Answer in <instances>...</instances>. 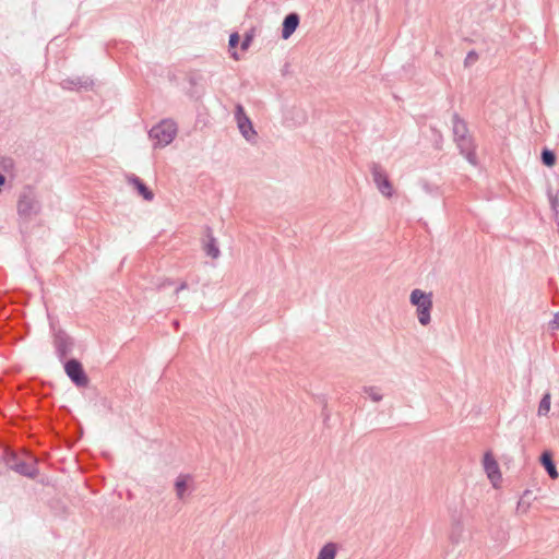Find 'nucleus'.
<instances>
[{
	"label": "nucleus",
	"mask_w": 559,
	"mask_h": 559,
	"mask_svg": "<svg viewBox=\"0 0 559 559\" xmlns=\"http://www.w3.org/2000/svg\"><path fill=\"white\" fill-rule=\"evenodd\" d=\"M547 197H548V200H549L550 209L554 212L555 219H556L557 224L559 225V219H558V217H559V211H558V207H559V190H557L554 193L552 190L549 188L547 190Z\"/></svg>",
	"instance_id": "obj_19"
},
{
	"label": "nucleus",
	"mask_w": 559,
	"mask_h": 559,
	"mask_svg": "<svg viewBox=\"0 0 559 559\" xmlns=\"http://www.w3.org/2000/svg\"><path fill=\"white\" fill-rule=\"evenodd\" d=\"M438 138L440 139V141L442 140V134H440L439 132H438Z\"/></svg>",
	"instance_id": "obj_33"
},
{
	"label": "nucleus",
	"mask_w": 559,
	"mask_h": 559,
	"mask_svg": "<svg viewBox=\"0 0 559 559\" xmlns=\"http://www.w3.org/2000/svg\"><path fill=\"white\" fill-rule=\"evenodd\" d=\"M63 367L67 376L78 388L87 386L90 380L80 360L70 358L64 361Z\"/></svg>",
	"instance_id": "obj_4"
},
{
	"label": "nucleus",
	"mask_w": 559,
	"mask_h": 559,
	"mask_svg": "<svg viewBox=\"0 0 559 559\" xmlns=\"http://www.w3.org/2000/svg\"><path fill=\"white\" fill-rule=\"evenodd\" d=\"M177 134V124L170 119H164L154 126L150 132V138L155 141L154 146L165 147L170 144Z\"/></svg>",
	"instance_id": "obj_3"
},
{
	"label": "nucleus",
	"mask_w": 559,
	"mask_h": 559,
	"mask_svg": "<svg viewBox=\"0 0 559 559\" xmlns=\"http://www.w3.org/2000/svg\"><path fill=\"white\" fill-rule=\"evenodd\" d=\"M336 554L337 544L329 542L319 550L317 559H335Z\"/></svg>",
	"instance_id": "obj_18"
},
{
	"label": "nucleus",
	"mask_w": 559,
	"mask_h": 559,
	"mask_svg": "<svg viewBox=\"0 0 559 559\" xmlns=\"http://www.w3.org/2000/svg\"><path fill=\"white\" fill-rule=\"evenodd\" d=\"M206 237L207 240L204 245V251L206 255L211 257L212 259H217L221 254V251L215 237L212 235V229L210 227L206 228Z\"/></svg>",
	"instance_id": "obj_17"
},
{
	"label": "nucleus",
	"mask_w": 559,
	"mask_h": 559,
	"mask_svg": "<svg viewBox=\"0 0 559 559\" xmlns=\"http://www.w3.org/2000/svg\"><path fill=\"white\" fill-rule=\"evenodd\" d=\"M540 158L543 164L547 167H551L556 164V154L549 148H543Z\"/></svg>",
	"instance_id": "obj_21"
},
{
	"label": "nucleus",
	"mask_w": 559,
	"mask_h": 559,
	"mask_svg": "<svg viewBox=\"0 0 559 559\" xmlns=\"http://www.w3.org/2000/svg\"><path fill=\"white\" fill-rule=\"evenodd\" d=\"M2 168L4 171H9L14 168V160L12 158H7L2 160Z\"/></svg>",
	"instance_id": "obj_28"
},
{
	"label": "nucleus",
	"mask_w": 559,
	"mask_h": 559,
	"mask_svg": "<svg viewBox=\"0 0 559 559\" xmlns=\"http://www.w3.org/2000/svg\"><path fill=\"white\" fill-rule=\"evenodd\" d=\"M60 85L63 90L90 91L92 90L94 82L90 78L76 76L62 80Z\"/></svg>",
	"instance_id": "obj_10"
},
{
	"label": "nucleus",
	"mask_w": 559,
	"mask_h": 559,
	"mask_svg": "<svg viewBox=\"0 0 559 559\" xmlns=\"http://www.w3.org/2000/svg\"><path fill=\"white\" fill-rule=\"evenodd\" d=\"M5 181V176L2 173H0V193L2 192V187L4 186Z\"/></svg>",
	"instance_id": "obj_31"
},
{
	"label": "nucleus",
	"mask_w": 559,
	"mask_h": 559,
	"mask_svg": "<svg viewBox=\"0 0 559 559\" xmlns=\"http://www.w3.org/2000/svg\"><path fill=\"white\" fill-rule=\"evenodd\" d=\"M239 41H240V36L238 33L235 32V33L230 34L229 41H228L229 48L230 49L236 48L238 46Z\"/></svg>",
	"instance_id": "obj_27"
},
{
	"label": "nucleus",
	"mask_w": 559,
	"mask_h": 559,
	"mask_svg": "<svg viewBox=\"0 0 559 559\" xmlns=\"http://www.w3.org/2000/svg\"><path fill=\"white\" fill-rule=\"evenodd\" d=\"M452 132L454 141L468 135V128L464 119L459 114L454 112L452 116Z\"/></svg>",
	"instance_id": "obj_14"
},
{
	"label": "nucleus",
	"mask_w": 559,
	"mask_h": 559,
	"mask_svg": "<svg viewBox=\"0 0 559 559\" xmlns=\"http://www.w3.org/2000/svg\"><path fill=\"white\" fill-rule=\"evenodd\" d=\"M9 468L28 478H35L38 475V468L23 460L19 463H9Z\"/></svg>",
	"instance_id": "obj_13"
},
{
	"label": "nucleus",
	"mask_w": 559,
	"mask_h": 559,
	"mask_svg": "<svg viewBox=\"0 0 559 559\" xmlns=\"http://www.w3.org/2000/svg\"><path fill=\"white\" fill-rule=\"evenodd\" d=\"M540 464L544 466L545 471L547 472L548 476L551 479L558 478L559 474L554 462L552 455L549 451H545L542 453Z\"/></svg>",
	"instance_id": "obj_16"
},
{
	"label": "nucleus",
	"mask_w": 559,
	"mask_h": 559,
	"mask_svg": "<svg viewBox=\"0 0 559 559\" xmlns=\"http://www.w3.org/2000/svg\"><path fill=\"white\" fill-rule=\"evenodd\" d=\"M364 392L369 395V397L373 402H380L382 400V394L374 386H364Z\"/></svg>",
	"instance_id": "obj_23"
},
{
	"label": "nucleus",
	"mask_w": 559,
	"mask_h": 559,
	"mask_svg": "<svg viewBox=\"0 0 559 559\" xmlns=\"http://www.w3.org/2000/svg\"><path fill=\"white\" fill-rule=\"evenodd\" d=\"M463 526L460 522H455L452 526L450 539L453 544H459L462 538Z\"/></svg>",
	"instance_id": "obj_22"
},
{
	"label": "nucleus",
	"mask_w": 559,
	"mask_h": 559,
	"mask_svg": "<svg viewBox=\"0 0 559 559\" xmlns=\"http://www.w3.org/2000/svg\"><path fill=\"white\" fill-rule=\"evenodd\" d=\"M235 119L237 121L238 129H239L241 135L247 141H249V142L252 141L255 138L257 132L252 126L250 118L247 116L245 108L240 104L236 105Z\"/></svg>",
	"instance_id": "obj_7"
},
{
	"label": "nucleus",
	"mask_w": 559,
	"mask_h": 559,
	"mask_svg": "<svg viewBox=\"0 0 559 559\" xmlns=\"http://www.w3.org/2000/svg\"><path fill=\"white\" fill-rule=\"evenodd\" d=\"M370 171L373 182L376 183L380 193L386 198H391L393 195V186L386 171L378 163H372L370 165Z\"/></svg>",
	"instance_id": "obj_5"
},
{
	"label": "nucleus",
	"mask_w": 559,
	"mask_h": 559,
	"mask_svg": "<svg viewBox=\"0 0 559 559\" xmlns=\"http://www.w3.org/2000/svg\"><path fill=\"white\" fill-rule=\"evenodd\" d=\"M19 461H21L17 456V454L15 453H9L7 456H5V465L9 467V463H19Z\"/></svg>",
	"instance_id": "obj_29"
},
{
	"label": "nucleus",
	"mask_w": 559,
	"mask_h": 559,
	"mask_svg": "<svg viewBox=\"0 0 559 559\" xmlns=\"http://www.w3.org/2000/svg\"><path fill=\"white\" fill-rule=\"evenodd\" d=\"M478 60V53L475 51V50H471L467 52L466 57H465V60H464V66L465 67H471L473 66L476 61Z\"/></svg>",
	"instance_id": "obj_25"
},
{
	"label": "nucleus",
	"mask_w": 559,
	"mask_h": 559,
	"mask_svg": "<svg viewBox=\"0 0 559 559\" xmlns=\"http://www.w3.org/2000/svg\"><path fill=\"white\" fill-rule=\"evenodd\" d=\"M252 39H253V34L246 33L241 40V44H240L241 50H247L250 47Z\"/></svg>",
	"instance_id": "obj_26"
},
{
	"label": "nucleus",
	"mask_w": 559,
	"mask_h": 559,
	"mask_svg": "<svg viewBox=\"0 0 559 559\" xmlns=\"http://www.w3.org/2000/svg\"><path fill=\"white\" fill-rule=\"evenodd\" d=\"M40 212V202L33 188L25 187L19 194L16 213L19 217V225L21 222L28 223Z\"/></svg>",
	"instance_id": "obj_1"
},
{
	"label": "nucleus",
	"mask_w": 559,
	"mask_h": 559,
	"mask_svg": "<svg viewBox=\"0 0 559 559\" xmlns=\"http://www.w3.org/2000/svg\"><path fill=\"white\" fill-rule=\"evenodd\" d=\"M409 301L416 307L419 323L421 325H428L431 321L432 293H426L416 288L412 290Z\"/></svg>",
	"instance_id": "obj_2"
},
{
	"label": "nucleus",
	"mask_w": 559,
	"mask_h": 559,
	"mask_svg": "<svg viewBox=\"0 0 559 559\" xmlns=\"http://www.w3.org/2000/svg\"><path fill=\"white\" fill-rule=\"evenodd\" d=\"M300 22L299 14L296 12L288 13L282 23V38L288 39L297 29Z\"/></svg>",
	"instance_id": "obj_12"
},
{
	"label": "nucleus",
	"mask_w": 559,
	"mask_h": 559,
	"mask_svg": "<svg viewBox=\"0 0 559 559\" xmlns=\"http://www.w3.org/2000/svg\"><path fill=\"white\" fill-rule=\"evenodd\" d=\"M552 329L559 328V311L555 313L554 320L550 323Z\"/></svg>",
	"instance_id": "obj_30"
},
{
	"label": "nucleus",
	"mask_w": 559,
	"mask_h": 559,
	"mask_svg": "<svg viewBox=\"0 0 559 559\" xmlns=\"http://www.w3.org/2000/svg\"><path fill=\"white\" fill-rule=\"evenodd\" d=\"M188 287V284L186 282H182L177 288L176 294H178L180 290H183Z\"/></svg>",
	"instance_id": "obj_32"
},
{
	"label": "nucleus",
	"mask_w": 559,
	"mask_h": 559,
	"mask_svg": "<svg viewBox=\"0 0 559 559\" xmlns=\"http://www.w3.org/2000/svg\"><path fill=\"white\" fill-rule=\"evenodd\" d=\"M550 404H551V395L549 392H546L538 405L537 414L538 416H547L550 411Z\"/></svg>",
	"instance_id": "obj_20"
},
{
	"label": "nucleus",
	"mask_w": 559,
	"mask_h": 559,
	"mask_svg": "<svg viewBox=\"0 0 559 559\" xmlns=\"http://www.w3.org/2000/svg\"><path fill=\"white\" fill-rule=\"evenodd\" d=\"M129 181L134 186L138 193L145 200V201H152L154 199L153 191L143 182L142 179H140L138 176L132 175L129 178Z\"/></svg>",
	"instance_id": "obj_15"
},
{
	"label": "nucleus",
	"mask_w": 559,
	"mask_h": 559,
	"mask_svg": "<svg viewBox=\"0 0 559 559\" xmlns=\"http://www.w3.org/2000/svg\"><path fill=\"white\" fill-rule=\"evenodd\" d=\"M193 483V478L189 474H180L174 484L176 496L179 500H183L186 497H188L191 491V485Z\"/></svg>",
	"instance_id": "obj_11"
},
{
	"label": "nucleus",
	"mask_w": 559,
	"mask_h": 559,
	"mask_svg": "<svg viewBox=\"0 0 559 559\" xmlns=\"http://www.w3.org/2000/svg\"><path fill=\"white\" fill-rule=\"evenodd\" d=\"M532 492L530 490H525L523 496L520 498V501L518 503V510H525L530 506V496Z\"/></svg>",
	"instance_id": "obj_24"
},
{
	"label": "nucleus",
	"mask_w": 559,
	"mask_h": 559,
	"mask_svg": "<svg viewBox=\"0 0 559 559\" xmlns=\"http://www.w3.org/2000/svg\"><path fill=\"white\" fill-rule=\"evenodd\" d=\"M460 153L466 158V160L473 165H477L476 146L471 135L454 141Z\"/></svg>",
	"instance_id": "obj_8"
},
{
	"label": "nucleus",
	"mask_w": 559,
	"mask_h": 559,
	"mask_svg": "<svg viewBox=\"0 0 559 559\" xmlns=\"http://www.w3.org/2000/svg\"><path fill=\"white\" fill-rule=\"evenodd\" d=\"M483 465L484 469L492 483V485L496 487L497 483L501 480V473L498 465V462L496 461L495 456L491 454V452H486L484 454L483 459Z\"/></svg>",
	"instance_id": "obj_9"
},
{
	"label": "nucleus",
	"mask_w": 559,
	"mask_h": 559,
	"mask_svg": "<svg viewBox=\"0 0 559 559\" xmlns=\"http://www.w3.org/2000/svg\"><path fill=\"white\" fill-rule=\"evenodd\" d=\"M53 346L58 358L63 361L72 353L74 341L63 330H58L53 333Z\"/></svg>",
	"instance_id": "obj_6"
}]
</instances>
